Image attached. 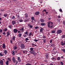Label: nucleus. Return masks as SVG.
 Wrapping results in <instances>:
<instances>
[{
	"instance_id": "obj_24",
	"label": "nucleus",
	"mask_w": 65,
	"mask_h": 65,
	"mask_svg": "<svg viewBox=\"0 0 65 65\" xmlns=\"http://www.w3.org/2000/svg\"><path fill=\"white\" fill-rule=\"evenodd\" d=\"M7 30V29L6 28H5L3 30V31H4V32H5V31H6Z\"/></svg>"
},
{
	"instance_id": "obj_42",
	"label": "nucleus",
	"mask_w": 65,
	"mask_h": 65,
	"mask_svg": "<svg viewBox=\"0 0 65 65\" xmlns=\"http://www.w3.org/2000/svg\"><path fill=\"white\" fill-rule=\"evenodd\" d=\"M46 41V39H45L44 40V43H45Z\"/></svg>"
},
{
	"instance_id": "obj_36",
	"label": "nucleus",
	"mask_w": 65,
	"mask_h": 65,
	"mask_svg": "<svg viewBox=\"0 0 65 65\" xmlns=\"http://www.w3.org/2000/svg\"><path fill=\"white\" fill-rule=\"evenodd\" d=\"M15 37L14 36H13V40H15Z\"/></svg>"
},
{
	"instance_id": "obj_4",
	"label": "nucleus",
	"mask_w": 65,
	"mask_h": 65,
	"mask_svg": "<svg viewBox=\"0 0 65 65\" xmlns=\"http://www.w3.org/2000/svg\"><path fill=\"white\" fill-rule=\"evenodd\" d=\"M62 33V30H58L57 31V34H60V33Z\"/></svg>"
},
{
	"instance_id": "obj_27",
	"label": "nucleus",
	"mask_w": 65,
	"mask_h": 65,
	"mask_svg": "<svg viewBox=\"0 0 65 65\" xmlns=\"http://www.w3.org/2000/svg\"><path fill=\"white\" fill-rule=\"evenodd\" d=\"M8 27H9V28L10 29H11V28H12V26L11 25H9Z\"/></svg>"
},
{
	"instance_id": "obj_61",
	"label": "nucleus",
	"mask_w": 65,
	"mask_h": 65,
	"mask_svg": "<svg viewBox=\"0 0 65 65\" xmlns=\"http://www.w3.org/2000/svg\"><path fill=\"white\" fill-rule=\"evenodd\" d=\"M13 1L14 2H15L17 1V0H13Z\"/></svg>"
},
{
	"instance_id": "obj_11",
	"label": "nucleus",
	"mask_w": 65,
	"mask_h": 65,
	"mask_svg": "<svg viewBox=\"0 0 65 65\" xmlns=\"http://www.w3.org/2000/svg\"><path fill=\"white\" fill-rule=\"evenodd\" d=\"M9 61L8 60H7L6 62V64L7 65H8V64H9Z\"/></svg>"
},
{
	"instance_id": "obj_34",
	"label": "nucleus",
	"mask_w": 65,
	"mask_h": 65,
	"mask_svg": "<svg viewBox=\"0 0 65 65\" xmlns=\"http://www.w3.org/2000/svg\"><path fill=\"white\" fill-rule=\"evenodd\" d=\"M63 25H65V21H63Z\"/></svg>"
},
{
	"instance_id": "obj_28",
	"label": "nucleus",
	"mask_w": 65,
	"mask_h": 65,
	"mask_svg": "<svg viewBox=\"0 0 65 65\" xmlns=\"http://www.w3.org/2000/svg\"><path fill=\"white\" fill-rule=\"evenodd\" d=\"M4 53L5 54H7V51L6 50H5L4 51Z\"/></svg>"
},
{
	"instance_id": "obj_1",
	"label": "nucleus",
	"mask_w": 65,
	"mask_h": 65,
	"mask_svg": "<svg viewBox=\"0 0 65 65\" xmlns=\"http://www.w3.org/2000/svg\"><path fill=\"white\" fill-rule=\"evenodd\" d=\"M53 24V22H51V21H49L47 22V25L48 26V28H52L54 27V25Z\"/></svg>"
},
{
	"instance_id": "obj_51",
	"label": "nucleus",
	"mask_w": 65,
	"mask_h": 65,
	"mask_svg": "<svg viewBox=\"0 0 65 65\" xmlns=\"http://www.w3.org/2000/svg\"><path fill=\"white\" fill-rule=\"evenodd\" d=\"M52 60H56V59L54 58L53 57L52 58Z\"/></svg>"
},
{
	"instance_id": "obj_40",
	"label": "nucleus",
	"mask_w": 65,
	"mask_h": 65,
	"mask_svg": "<svg viewBox=\"0 0 65 65\" xmlns=\"http://www.w3.org/2000/svg\"><path fill=\"white\" fill-rule=\"evenodd\" d=\"M24 22H27V20L26 19H25L24 20Z\"/></svg>"
},
{
	"instance_id": "obj_18",
	"label": "nucleus",
	"mask_w": 65,
	"mask_h": 65,
	"mask_svg": "<svg viewBox=\"0 0 65 65\" xmlns=\"http://www.w3.org/2000/svg\"><path fill=\"white\" fill-rule=\"evenodd\" d=\"M25 18H28V15L27 14V13H26L25 14Z\"/></svg>"
},
{
	"instance_id": "obj_52",
	"label": "nucleus",
	"mask_w": 65,
	"mask_h": 65,
	"mask_svg": "<svg viewBox=\"0 0 65 65\" xmlns=\"http://www.w3.org/2000/svg\"><path fill=\"white\" fill-rule=\"evenodd\" d=\"M2 32V30L1 29H0V32Z\"/></svg>"
},
{
	"instance_id": "obj_6",
	"label": "nucleus",
	"mask_w": 65,
	"mask_h": 65,
	"mask_svg": "<svg viewBox=\"0 0 65 65\" xmlns=\"http://www.w3.org/2000/svg\"><path fill=\"white\" fill-rule=\"evenodd\" d=\"M20 47L22 48H24L25 47V45L24 44H21L20 46Z\"/></svg>"
},
{
	"instance_id": "obj_62",
	"label": "nucleus",
	"mask_w": 65,
	"mask_h": 65,
	"mask_svg": "<svg viewBox=\"0 0 65 65\" xmlns=\"http://www.w3.org/2000/svg\"><path fill=\"white\" fill-rule=\"evenodd\" d=\"M51 46H54V44H51Z\"/></svg>"
},
{
	"instance_id": "obj_30",
	"label": "nucleus",
	"mask_w": 65,
	"mask_h": 65,
	"mask_svg": "<svg viewBox=\"0 0 65 65\" xmlns=\"http://www.w3.org/2000/svg\"><path fill=\"white\" fill-rule=\"evenodd\" d=\"M12 19H15V17L14 16H13V17H12Z\"/></svg>"
},
{
	"instance_id": "obj_20",
	"label": "nucleus",
	"mask_w": 65,
	"mask_h": 65,
	"mask_svg": "<svg viewBox=\"0 0 65 65\" xmlns=\"http://www.w3.org/2000/svg\"><path fill=\"white\" fill-rule=\"evenodd\" d=\"M61 37L62 38H65V35H62Z\"/></svg>"
},
{
	"instance_id": "obj_48",
	"label": "nucleus",
	"mask_w": 65,
	"mask_h": 65,
	"mask_svg": "<svg viewBox=\"0 0 65 65\" xmlns=\"http://www.w3.org/2000/svg\"><path fill=\"white\" fill-rule=\"evenodd\" d=\"M31 26V24H28V27H29Z\"/></svg>"
},
{
	"instance_id": "obj_64",
	"label": "nucleus",
	"mask_w": 65,
	"mask_h": 65,
	"mask_svg": "<svg viewBox=\"0 0 65 65\" xmlns=\"http://www.w3.org/2000/svg\"><path fill=\"white\" fill-rule=\"evenodd\" d=\"M32 45H34V43H32Z\"/></svg>"
},
{
	"instance_id": "obj_15",
	"label": "nucleus",
	"mask_w": 65,
	"mask_h": 65,
	"mask_svg": "<svg viewBox=\"0 0 65 65\" xmlns=\"http://www.w3.org/2000/svg\"><path fill=\"white\" fill-rule=\"evenodd\" d=\"M3 48H4L5 47V44H3V46H2Z\"/></svg>"
},
{
	"instance_id": "obj_35",
	"label": "nucleus",
	"mask_w": 65,
	"mask_h": 65,
	"mask_svg": "<svg viewBox=\"0 0 65 65\" xmlns=\"http://www.w3.org/2000/svg\"><path fill=\"white\" fill-rule=\"evenodd\" d=\"M52 33H55V30H53L52 31Z\"/></svg>"
},
{
	"instance_id": "obj_60",
	"label": "nucleus",
	"mask_w": 65,
	"mask_h": 65,
	"mask_svg": "<svg viewBox=\"0 0 65 65\" xmlns=\"http://www.w3.org/2000/svg\"><path fill=\"white\" fill-rule=\"evenodd\" d=\"M26 35H23V36H24V37H26Z\"/></svg>"
},
{
	"instance_id": "obj_57",
	"label": "nucleus",
	"mask_w": 65,
	"mask_h": 65,
	"mask_svg": "<svg viewBox=\"0 0 65 65\" xmlns=\"http://www.w3.org/2000/svg\"><path fill=\"white\" fill-rule=\"evenodd\" d=\"M18 19H20V17H19V15L17 17Z\"/></svg>"
},
{
	"instance_id": "obj_33",
	"label": "nucleus",
	"mask_w": 65,
	"mask_h": 65,
	"mask_svg": "<svg viewBox=\"0 0 65 65\" xmlns=\"http://www.w3.org/2000/svg\"><path fill=\"white\" fill-rule=\"evenodd\" d=\"M31 19L32 20H34L35 19L34 17H31Z\"/></svg>"
},
{
	"instance_id": "obj_44",
	"label": "nucleus",
	"mask_w": 65,
	"mask_h": 65,
	"mask_svg": "<svg viewBox=\"0 0 65 65\" xmlns=\"http://www.w3.org/2000/svg\"><path fill=\"white\" fill-rule=\"evenodd\" d=\"M25 34H28V31H26V32L25 33Z\"/></svg>"
},
{
	"instance_id": "obj_14",
	"label": "nucleus",
	"mask_w": 65,
	"mask_h": 65,
	"mask_svg": "<svg viewBox=\"0 0 65 65\" xmlns=\"http://www.w3.org/2000/svg\"><path fill=\"white\" fill-rule=\"evenodd\" d=\"M45 58L46 59H47L48 58V55L47 54H46L45 55Z\"/></svg>"
},
{
	"instance_id": "obj_45",
	"label": "nucleus",
	"mask_w": 65,
	"mask_h": 65,
	"mask_svg": "<svg viewBox=\"0 0 65 65\" xmlns=\"http://www.w3.org/2000/svg\"><path fill=\"white\" fill-rule=\"evenodd\" d=\"M19 22H23V20H19Z\"/></svg>"
},
{
	"instance_id": "obj_2",
	"label": "nucleus",
	"mask_w": 65,
	"mask_h": 65,
	"mask_svg": "<svg viewBox=\"0 0 65 65\" xmlns=\"http://www.w3.org/2000/svg\"><path fill=\"white\" fill-rule=\"evenodd\" d=\"M29 53H31V54H33L34 55H35V56H36V55H37V53H36L35 51H30Z\"/></svg>"
},
{
	"instance_id": "obj_49",
	"label": "nucleus",
	"mask_w": 65,
	"mask_h": 65,
	"mask_svg": "<svg viewBox=\"0 0 65 65\" xmlns=\"http://www.w3.org/2000/svg\"><path fill=\"white\" fill-rule=\"evenodd\" d=\"M60 63L61 64V65H63V62H61Z\"/></svg>"
},
{
	"instance_id": "obj_16",
	"label": "nucleus",
	"mask_w": 65,
	"mask_h": 65,
	"mask_svg": "<svg viewBox=\"0 0 65 65\" xmlns=\"http://www.w3.org/2000/svg\"><path fill=\"white\" fill-rule=\"evenodd\" d=\"M17 48V46H15L14 47V49L15 50H16Z\"/></svg>"
},
{
	"instance_id": "obj_3",
	"label": "nucleus",
	"mask_w": 65,
	"mask_h": 65,
	"mask_svg": "<svg viewBox=\"0 0 65 65\" xmlns=\"http://www.w3.org/2000/svg\"><path fill=\"white\" fill-rule=\"evenodd\" d=\"M12 61L13 62V63H15L16 61V60H15V58L14 57H13L12 58Z\"/></svg>"
},
{
	"instance_id": "obj_19",
	"label": "nucleus",
	"mask_w": 65,
	"mask_h": 65,
	"mask_svg": "<svg viewBox=\"0 0 65 65\" xmlns=\"http://www.w3.org/2000/svg\"><path fill=\"white\" fill-rule=\"evenodd\" d=\"M3 54H4V53L3 54L2 52L0 53V55L1 56H3Z\"/></svg>"
},
{
	"instance_id": "obj_63",
	"label": "nucleus",
	"mask_w": 65,
	"mask_h": 65,
	"mask_svg": "<svg viewBox=\"0 0 65 65\" xmlns=\"http://www.w3.org/2000/svg\"><path fill=\"white\" fill-rule=\"evenodd\" d=\"M46 14H47V13H48V12H47V11L46 12Z\"/></svg>"
},
{
	"instance_id": "obj_5",
	"label": "nucleus",
	"mask_w": 65,
	"mask_h": 65,
	"mask_svg": "<svg viewBox=\"0 0 65 65\" xmlns=\"http://www.w3.org/2000/svg\"><path fill=\"white\" fill-rule=\"evenodd\" d=\"M13 31L14 33H17V32H18V30H17L16 29H13Z\"/></svg>"
},
{
	"instance_id": "obj_54",
	"label": "nucleus",
	"mask_w": 65,
	"mask_h": 65,
	"mask_svg": "<svg viewBox=\"0 0 65 65\" xmlns=\"http://www.w3.org/2000/svg\"><path fill=\"white\" fill-rule=\"evenodd\" d=\"M43 38H46V37H45V36H43Z\"/></svg>"
},
{
	"instance_id": "obj_38",
	"label": "nucleus",
	"mask_w": 65,
	"mask_h": 65,
	"mask_svg": "<svg viewBox=\"0 0 65 65\" xmlns=\"http://www.w3.org/2000/svg\"><path fill=\"white\" fill-rule=\"evenodd\" d=\"M59 11H60V12H63V11H62V9H59Z\"/></svg>"
},
{
	"instance_id": "obj_58",
	"label": "nucleus",
	"mask_w": 65,
	"mask_h": 65,
	"mask_svg": "<svg viewBox=\"0 0 65 65\" xmlns=\"http://www.w3.org/2000/svg\"><path fill=\"white\" fill-rule=\"evenodd\" d=\"M1 11H3V10H4V9H1Z\"/></svg>"
},
{
	"instance_id": "obj_12",
	"label": "nucleus",
	"mask_w": 65,
	"mask_h": 65,
	"mask_svg": "<svg viewBox=\"0 0 65 65\" xmlns=\"http://www.w3.org/2000/svg\"><path fill=\"white\" fill-rule=\"evenodd\" d=\"M40 22H42V23H43L44 22V20L43 19H41L40 20Z\"/></svg>"
},
{
	"instance_id": "obj_59",
	"label": "nucleus",
	"mask_w": 65,
	"mask_h": 65,
	"mask_svg": "<svg viewBox=\"0 0 65 65\" xmlns=\"http://www.w3.org/2000/svg\"><path fill=\"white\" fill-rule=\"evenodd\" d=\"M3 34L4 35H5V32H4V33H3Z\"/></svg>"
},
{
	"instance_id": "obj_26",
	"label": "nucleus",
	"mask_w": 65,
	"mask_h": 65,
	"mask_svg": "<svg viewBox=\"0 0 65 65\" xmlns=\"http://www.w3.org/2000/svg\"><path fill=\"white\" fill-rule=\"evenodd\" d=\"M21 36H22V34H19V37H21Z\"/></svg>"
},
{
	"instance_id": "obj_9",
	"label": "nucleus",
	"mask_w": 65,
	"mask_h": 65,
	"mask_svg": "<svg viewBox=\"0 0 65 65\" xmlns=\"http://www.w3.org/2000/svg\"><path fill=\"white\" fill-rule=\"evenodd\" d=\"M40 13L39 12H37L35 13V15H38V14H39Z\"/></svg>"
},
{
	"instance_id": "obj_17",
	"label": "nucleus",
	"mask_w": 65,
	"mask_h": 65,
	"mask_svg": "<svg viewBox=\"0 0 65 65\" xmlns=\"http://www.w3.org/2000/svg\"><path fill=\"white\" fill-rule=\"evenodd\" d=\"M61 44L62 45H65V43H63V42H61Z\"/></svg>"
},
{
	"instance_id": "obj_23",
	"label": "nucleus",
	"mask_w": 65,
	"mask_h": 65,
	"mask_svg": "<svg viewBox=\"0 0 65 65\" xmlns=\"http://www.w3.org/2000/svg\"><path fill=\"white\" fill-rule=\"evenodd\" d=\"M20 30H21V31H22V32H23V31H24V28L23 27Z\"/></svg>"
},
{
	"instance_id": "obj_32",
	"label": "nucleus",
	"mask_w": 65,
	"mask_h": 65,
	"mask_svg": "<svg viewBox=\"0 0 65 65\" xmlns=\"http://www.w3.org/2000/svg\"><path fill=\"white\" fill-rule=\"evenodd\" d=\"M4 17H6L7 16V15L6 14H5L4 15Z\"/></svg>"
},
{
	"instance_id": "obj_10",
	"label": "nucleus",
	"mask_w": 65,
	"mask_h": 65,
	"mask_svg": "<svg viewBox=\"0 0 65 65\" xmlns=\"http://www.w3.org/2000/svg\"><path fill=\"white\" fill-rule=\"evenodd\" d=\"M45 23H41V26H45Z\"/></svg>"
},
{
	"instance_id": "obj_55",
	"label": "nucleus",
	"mask_w": 65,
	"mask_h": 65,
	"mask_svg": "<svg viewBox=\"0 0 65 65\" xmlns=\"http://www.w3.org/2000/svg\"><path fill=\"white\" fill-rule=\"evenodd\" d=\"M58 18H61V17L60 16H58Z\"/></svg>"
},
{
	"instance_id": "obj_43",
	"label": "nucleus",
	"mask_w": 65,
	"mask_h": 65,
	"mask_svg": "<svg viewBox=\"0 0 65 65\" xmlns=\"http://www.w3.org/2000/svg\"><path fill=\"white\" fill-rule=\"evenodd\" d=\"M8 59L9 61H11V60H10V58H8Z\"/></svg>"
},
{
	"instance_id": "obj_53",
	"label": "nucleus",
	"mask_w": 65,
	"mask_h": 65,
	"mask_svg": "<svg viewBox=\"0 0 65 65\" xmlns=\"http://www.w3.org/2000/svg\"><path fill=\"white\" fill-rule=\"evenodd\" d=\"M50 43H52V40H50Z\"/></svg>"
},
{
	"instance_id": "obj_25",
	"label": "nucleus",
	"mask_w": 65,
	"mask_h": 65,
	"mask_svg": "<svg viewBox=\"0 0 65 65\" xmlns=\"http://www.w3.org/2000/svg\"><path fill=\"white\" fill-rule=\"evenodd\" d=\"M7 36L10 35V34L9 33V32L8 31V32H7Z\"/></svg>"
},
{
	"instance_id": "obj_39",
	"label": "nucleus",
	"mask_w": 65,
	"mask_h": 65,
	"mask_svg": "<svg viewBox=\"0 0 65 65\" xmlns=\"http://www.w3.org/2000/svg\"><path fill=\"white\" fill-rule=\"evenodd\" d=\"M57 59H58V60H60V57H58L57 58Z\"/></svg>"
},
{
	"instance_id": "obj_47",
	"label": "nucleus",
	"mask_w": 65,
	"mask_h": 65,
	"mask_svg": "<svg viewBox=\"0 0 65 65\" xmlns=\"http://www.w3.org/2000/svg\"><path fill=\"white\" fill-rule=\"evenodd\" d=\"M34 41H35V42H37L38 41V40L35 39L34 40Z\"/></svg>"
},
{
	"instance_id": "obj_41",
	"label": "nucleus",
	"mask_w": 65,
	"mask_h": 65,
	"mask_svg": "<svg viewBox=\"0 0 65 65\" xmlns=\"http://www.w3.org/2000/svg\"><path fill=\"white\" fill-rule=\"evenodd\" d=\"M23 53H26V51H23Z\"/></svg>"
},
{
	"instance_id": "obj_29",
	"label": "nucleus",
	"mask_w": 65,
	"mask_h": 65,
	"mask_svg": "<svg viewBox=\"0 0 65 65\" xmlns=\"http://www.w3.org/2000/svg\"><path fill=\"white\" fill-rule=\"evenodd\" d=\"M33 49L34 48H30V50L31 51H34V50H33Z\"/></svg>"
},
{
	"instance_id": "obj_8",
	"label": "nucleus",
	"mask_w": 65,
	"mask_h": 65,
	"mask_svg": "<svg viewBox=\"0 0 65 65\" xmlns=\"http://www.w3.org/2000/svg\"><path fill=\"white\" fill-rule=\"evenodd\" d=\"M0 63L1 65H3V62L2 60H0Z\"/></svg>"
},
{
	"instance_id": "obj_46",
	"label": "nucleus",
	"mask_w": 65,
	"mask_h": 65,
	"mask_svg": "<svg viewBox=\"0 0 65 65\" xmlns=\"http://www.w3.org/2000/svg\"><path fill=\"white\" fill-rule=\"evenodd\" d=\"M29 27L30 28H33V26L31 25Z\"/></svg>"
},
{
	"instance_id": "obj_21",
	"label": "nucleus",
	"mask_w": 65,
	"mask_h": 65,
	"mask_svg": "<svg viewBox=\"0 0 65 65\" xmlns=\"http://www.w3.org/2000/svg\"><path fill=\"white\" fill-rule=\"evenodd\" d=\"M43 28H41V29H40V32H42V31H43Z\"/></svg>"
},
{
	"instance_id": "obj_13",
	"label": "nucleus",
	"mask_w": 65,
	"mask_h": 65,
	"mask_svg": "<svg viewBox=\"0 0 65 65\" xmlns=\"http://www.w3.org/2000/svg\"><path fill=\"white\" fill-rule=\"evenodd\" d=\"M12 24L13 25H14L15 24V21H12Z\"/></svg>"
},
{
	"instance_id": "obj_7",
	"label": "nucleus",
	"mask_w": 65,
	"mask_h": 65,
	"mask_svg": "<svg viewBox=\"0 0 65 65\" xmlns=\"http://www.w3.org/2000/svg\"><path fill=\"white\" fill-rule=\"evenodd\" d=\"M17 59L18 61V62H21V60L20 57H18L17 58Z\"/></svg>"
},
{
	"instance_id": "obj_50",
	"label": "nucleus",
	"mask_w": 65,
	"mask_h": 65,
	"mask_svg": "<svg viewBox=\"0 0 65 65\" xmlns=\"http://www.w3.org/2000/svg\"><path fill=\"white\" fill-rule=\"evenodd\" d=\"M29 40V39H28V38H26V39H25V40L26 41H27V40Z\"/></svg>"
},
{
	"instance_id": "obj_22",
	"label": "nucleus",
	"mask_w": 65,
	"mask_h": 65,
	"mask_svg": "<svg viewBox=\"0 0 65 65\" xmlns=\"http://www.w3.org/2000/svg\"><path fill=\"white\" fill-rule=\"evenodd\" d=\"M12 55H14L15 54V53H14V51H12Z\"/></svg>"
},
{
	"instance_id": "obj_31",
	"label": "nucleus",
	"mask_w": 65,
	"mask_h": 65,
	"mask_svg": "<svg viewBox=\"0 0 65 65\" xmlns=\"http://www.w3.org/2000/svg\"><path fill=\"white\" fill-rule=\"evenodd\" d=\"M35 29H38V28H39V27H38V26H37V27H35Z\"/></svg>"
},
{
	"instance_id": "obj_37",
	"label": "nucleus",
	"mask_w": 65,
	"mask_h": 65,
	"mask_svg": "<svg viewBox=\"0 0 65 65\" xmlns=\"http://www.w3.org/2000/svg\"><path fill=\"white\" fill-rule=\"evenodd\" d=\"M32 34L31 33V32H30V34H29V35H28L29 36H30L31 35H32Z\"/></svg>"
},
{
	"instance_id": "obj_56",
	"label": "nucleus",
	"mask_w": 65,
	"mask_h": 65,
	"mask_svg": "<svg viewBox=\"0 0 65 65\" xmlns=\"http://www.w3.org/2000/svg\"><path fill=\"white\" fill-rule=\"evenodd\" d=\"M34 21H33V20H32V21H31V22H32V23H34V22H35Z\"/></svg>"
}]
</instances>
